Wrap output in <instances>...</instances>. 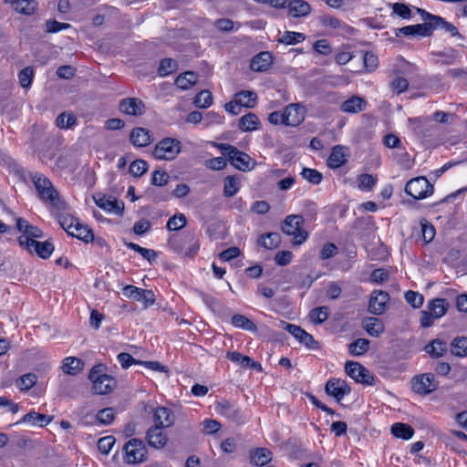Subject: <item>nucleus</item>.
I'll list each match as a JSON object with an SVG mask.
<instances>
[{
    "mask_svg": "<svg viewBox=\"0 0 467 467\" xmlns=\"http://www.w3.org/2000/svg\"><path fill=\"white\" fill-rule=\"evenodd\" d=\"M182 150L181 141L173 138H164L154 147L152 155L157 160L172 161Z\"/></svg>",
    "mask_w": 467,
    "mask_h": 467,
    "instance_id": "4",
    "label": "nucleus"
},
{
    "mask_svg": "<svg viewBox=\"0 0 467 467\" xmlns=\"http://www.w3.org/2000/svg\"><path fill=\"white\" fill-rule=\"evenodd\" d=\"M306 39V36L302 33L285 31L279 41L285 45H296Z\"/></svg>",
    "mask_w": 467,
    "mask_h": 467,
    "instance_id": "47",
    "label": "nucleus"
},
{
    "mask_svg": "<svg viewBox=\"0 0 467 467\" xmlns=\"http://www.w3.org/2000/svg\"><path fill=\"white\" fill-rule=\"evenodd\" d=\"M409 82L405 78L397 77L390 82V88L397 94H400L407 90Z\"/></svg>",
    "mask_w": 467,
    "mask_h": 467,
    "instance_id": "64",
    "label": "nucleus"
},
{
    "mask_svg": "<svg viewBox=\"0 0 467 467\" xmlns=\"http://www.w3.org/2000/svg\"><path fill=\"white\" fill-rule=\"evenodd\" d=\"M216 410L221 415L232 420H235L239 416L238 408L227 400H223L218 403L216 406Z\"/></svg>",
    "mask_w": 467,
    "mask_h": 467,
    "instance_id": "37",
    "label": "nucleus"
},
{
    "mask_svg": "<svg viewBox=\"0 0 467 467\" xmlns=\"http://www.w3.org/2000/svg\"><path fill=\"white\" fill-rule=\"evenodd\" d=\"M438 22L435 25V29H442L445 32L449 33L451 36H457L460 39H463V36L459 33L457 27L451 23L446 21L441 16L440 19H436Z\"/></svg>",
    "mask_w": 467,
    "mask_h": 467,
    "instance_id": "45",
    "label": "nucleus"
},
{
    "mask_svg": "<svg viewBox=\"0 0 467 467\" xmlns=\"http://www.w3.org/2000/svg\"><path fill=\"white\" fill-rule=\"evenodd\" d=\"M130 142L135 147H145L150 143L151 136L149 130L144 128H134L130 136Z\"/></svg>",
    "mask_w": 467,
    "mask_h": 467,
    "instance_id": "24",
    "label": "nucleus"
},
{
    "mask_svg": "<svg viewBox=\"0 0 467 467\" xmlns=\"http://www.w3.org/2000/svg\"><path fill=\"white\" fill-rule=\"evenodd\" d=\"M77 122L76 116L72 113L67 114L63 112L59 114L56 119V124L60 129H69Z\"/></svg>",
    "mask_w": 467,
    "mask_h": 467,
    "instance_id": "46",
    "label": "nucleus"
},
{
    "mask_svg": "<svg viewBox=\"0 0 467 467\" xmlns=\"http://www.w3.org/2000/svg\"><path fill=\"white\" fill-rule=\"evenodd\" d=\"M95 203L101 209L117 215H122L124 211V202L116 198L106 195L94 197Z\"/></svg>",
    "mask_w": 467,
    "mask_h": 467,
    "instance_id": "17",
    "label": "nucleus"
},
{
    "mask_svg": "<svg viewBox=\"0 0 467 467\" xmlns=\"http://www.w3.org/2000/svg\"><path fill=\"white\" fill-rule=\"evenodd\" d=\"M148 171V163L141 159L132 161L130 165V172L135 177L143 175Z\"/></svg>",
    "mask_w": 467,
    "mask_h": 467,
    "instance_id": "53",
    "label": "nucleus"
},
{
    "mask_svg": "<svg viewBox=\"0 0 467 467\" xmlns=\"http://www.w3.org/2000/svg\"><path fill=\"white\" fill-rule=\"evenodd\" d=\"M392 11L394 14L403 19H410L411 17V10L408 5L402 3H395L392 5Z\"/></svg>",
    "mask_w": 467,
    "mask_h": 467,
    "instance_id": "61",
    "label": "nucleus"
},
{
    "mask_svg": "<svg viewBox=\"0 0 467 467\" xmlns=\"http://www.w3.org/2000/svg\"><path fill=\"white\" fill-rule=\"evenodd\" d=\"M260 120L254 113L244 115L239 120V128L243 131H252L259 128Z\"/></svg>",
    "mask_w": 467,
    "mask_h": 467,
    "instance_id": "33",
    "label": "nucleus"
},
{
    "mask_svg": "<svg viewBox=\"0 0 467 467\" xmlns=\"http://www.w3.org/2000/svg\"><path fill=\"white\" fill-rule=\"evenodd\" d=\"M346 148L341 145H336L332 148V151L328 157L327 163L331 168H339L346 161Z\"/></svg>",
    "mask_w": 467,
    "mask_h": 467,
    "instance_id": "28",
    "label": "nucleus"
},
{
    "mask_svg": "<svg viewBox=\"0 0 467 467\" xmlns=\"http://www.w3.org/2000/svg\"><path fill=\"white\" fill-rule=\"evenodd\" d=\"M412 390L419 395H428L438 389V381L431 373L415 376L410 381Z\"/></svg>",
    "mask_w": 467,
    "mask_h": 467,
    "instance_id": "9",
    "label": "nucleus"
},
{
    "mask_svg": "<svg viewBox=\"0 0 467 467\" xmlns=\"http://www.w3.org/2000/svg\"><path fill=\"white\" fill-rule=\"evenodd\" d=\"M421 226V233H422V238L425 242V244H429L431 242L435 237V228L433 225L429 223L426 220H423L420 222Z\"/></svg>",
    "mask_w": 467,
    "mask_h": 467,
    "instance_id": "56",
    "label": "nucleus"
},
{
    "mask_svg": "<svg viewBox=\"0 0 467 467\" xmlns=\"http://www.w3.org/2000/svg\"><path fill=\"white\" fill-rule=\"evenodd\" d=\"M449 307V304L443 298H435L428 303V310L434 317H441L445 315Z\"/></svg>",
    "mask_w": 467,
    "mask_h": 467,
    "instance_id": "29",
    "label": "nucleus"
},
{
    "mask_svg": "<svg viewBox=\"0 0 467 467\" xmlns=\"http://www.w3.org/2000/svg\"><path fill=\"white\" fill-rule=\"evenodd\" d=\"M362 326L369 336L375 337H379L385 330L383 322L379 318L373 317H365L362 321Z\"/></svg>",
    "mask_w": 467,
    "mask_h": 467,
    "instance_id": "25",
    "label": "nucleus"
},
{
    "mask_svg": "<svg viewBox=\"0 0 467 467\" xmlns=\"http://www.w3.org/2000/svg\"><path fill=\"white\" fill-rule=\"evenodd\" d=\"M389 278V272L384 268H377L372 271L370 280L372 283L379 285L387 282Z\"/></svg>",
    "mask_w": 467,
    "mask_h": 467,
    "instance_id": "58",
    "label": "nucleus"
},
{
    "mask_svg": "<svg viewBox=\"0 0 467 467\" xmlns=\"http://www.w3.org/2000/svg\"><path fill=\"white\" fill-rule=\"evenodd\" d=\"M325 391L328 396L335 398L337 402H340L346 395L350 393L351 389L346 380L332 378L327 381Z\"/></svg>",
    "mask_w": 467,
    "mask_h": 467,
    "instance_id": "13",
    "label": "nucleus"
},
{
    "mask_svg": "<svg viewBox=\"0 0 467 467\" xmlns=\"http://www.w3.org/2000/svg\"><path fill=\"white\" fill-rule=\"evenodd\" d=\"M196 82L197 75L192 71H187L180 75L175 80L176 86L182 89H188Z\"/></svg>",
    "mask_w": 467,
    "mask_h": 467,
    "instance_id": "40",
    "label": "nucleus"
},
{
    "mask_svg": "<svg viewBox=\"0 0 467 467\" xmlns=\"http://www.w3.org/2000/svg\"><path fill=\"white\" fill-rule=\"evenodd\" d=\"M20 85L26 88L30 87L33 78V69L31 67H25L18 74Z\"/></svg>",
    "mask_w": 467,
    "mask_h": 467,
    "instance_id": "62",
    "label": "nucleus"
},
{
    "mask_svg": "<svg viewBox=\"0 0 467 467\" xmlns=\"http://www.w3.org/2000/svg\"><path fill=\"white\" fill-rule=\"evenodd\" d=\"M389 301V295L383 290H374L368 301V312L379 316L386 311L387 304Z\"/></svg>",
    "mask_w": 467,
    "mask_h": 467,
    "instance_id": "14",
    "label": "nucleus"
},
{
    "mask_svg": "<svg viewBox=\"0 0 467 467\" xmlns=\"http://www.w3.org/2000/svg\"><path fill=\"white\" fill-rule=\"evenodd\" d=\"M272 458V451L266 448H257L250 452V462L256 466L265 465Z\"/></svg>",
    "mask_w": 467,
    "mask_h": 467,
    "instance_id": "26",
    "label": "nucleus"
},
{
    "mask_svg": "<svg viewBox=\"0 0 467 467\" xmlns=\"http://www.w3.org/2000/svg\"><path fill=\"white\" fill-rule=\"evenodd\" d=\"M187 220L184 214L178 213L171 217L167 222V229L169 231H177L186 225Z\"/></svg>",
    "mask_w": 467,
    "mask_h": 467,
    "instance_id": "50",
    "label": "nucleus"
},
{
    "mask_svg": "<svg viewBox=\"0 0 467 467\" xmlns=\"http://www.w3.org/2000/svg\"><path fill=\"white\" fill-rule=\"evenodd\" d=\"M19 244L26 249L29 253L35 252L43 259L48 258L54 251V245L49 241L39 242L30 241L26 236L18 237Z\"/></svg>",
    "mask_w": 467,
    "mask_h": 467,
    "instance_id": "10",
    "label": "nucleus"
},
{
    "mask_svg": "<svg viewBox=\"0 0 467 467\" xmlns=\"http://www.w3.org/2000/svg\"><path fill=\"white\" fill-rule=\"evenodd\" d=\"M231 323L233 326L238 328H242L251 332H256L257 327L245 316L235 314L232 317Z\"/></svg>",
    "mask_w": 467,
    "mask_h": 467,
    "instance_id": "34",
    "label": "nucleus"
},
{
    "mask_svg": "<svg viewBox=\"0 0 467 467\" xmlns=\"http://www.w3.org/2000/svg\"><path fill=\"white\" fill-rule=\"evenodd\" d=\"M240 189L239 182L234 176H227L224 179L223 194L226 197L235 195Z\"/></svg>",
    "mask_w": 467,
    "mask_h": 467,
    "instance_id": "44",
    "label": "nucleus"
},
{
    "mask_svg": "<svg viewBox=\"0 0 467 467\" xmlns=\"http://www.w3.org/2000/svg\"><path fill=\"white\" fill-rule=\"evenodd\" d=\"M329 308L327 306H319L309 312V318L314 324H321L328 318Z\"/></svg>",
    "mask_w": 467,
    "mask_h": 467,
    "instance_id": "42",
    "label": "nucleus"
},
{
    "mask_svg": "<svg viewBox=\"0 0 467 467\" xmlns=\"http://www.w3.org/2000/svg\"><path fill=\"white\" fill-rule=\"evenodd\" d=\"M170 245L178 254H183L185 256H193L200 248L198 241L192 234L171 237Z\"/></svg>",
    "mask_w": 467,
    "mask_h": 467,
    "instance_id": "7",
    "label": "nucleus"
},
{
    "mask_svg": "<svg viewBox=\"0 0 467 467\" xmlns=\"http://www.w3.org/2000/svg\"><path fill=\"white\" fill-rule=\"evenodd\" d=\"M154 425L160 428H170L174 424L175 415L173 411L166 407H157L153 410Z\"/></svg>",
    "mask_w": 467,
    "mask_h": 467,
    "instance_id": "19",
    "label": "nucleus"
},
{
    "mask_svg": "<svg viewBox=\"0 0 467 467\" xmlns=\"http://www.w3.org/2000/svg\"><path fill=\"white\" fill-rule=\"evenodd\" d=\"M391 433L397 438L409 440L413 436L414 430L408 424L398 422L391 426Z\"/></svg>",
    "mask_w": 467,
    "mask_h": 467,
    "instance_id": "38",
    "label": "nucleus"
},
{
    "mask_svg": "<svg viewBox=\"0 0 467 467\" xmlns=\"http://www.w3.org/2000/svg\"><path fill=\"white\" fill-rule=\"evenodd\" d=\"M213 102V95L208 90H202L199 92L195 99L194 104L197 108L205 109L211 106Z\"/></svg>",
    "mask_w": 467,
    "mask_h": 467,
    "instance_id": "48",
    "label": "nucleus"
},
{
    "mask_svg": "<svg viewBox=\"0 0 467 467\" xmlns=\"http://www.w3.org/2000/svg\"><path fill=\"white\" fill-rule=\"evenodd\" d=\"M404 296L407 303L414 308L420 307L424 301V297L421 294L411 290L406 292Z\"/></svg>",
    "mask_w": 467,
    "mask_h": 467,
    "instance_id": "54",
    "label": "nucleus"
},
{
    "mask_svg": "<svg viewBox=\"0 0 467 467\" xmlns=\"http://www.w3.org/2000/svg\"><path fill=\"white\" fill-rule=\"evenodd\" d=\"M346 373L358 383L367 385L374 384V377L370 372L360 363L356 361H348L345 364Z\"/></svg>",
    "mask_w": 467,
    "mask_h": 467,
    "instance_id": "11",
    "label": "nucleus"
},
{
    "mask_svg": "<svg viewBox=\"0 0 467 467\" xmlns=\"http://www.w3.org/2000/svg\"><path fill=\"white\" fill-rule=\"evenodd\" d=\"M79 220L72 216H62L59 218V223L61 227L68 234L77 227V223H79Z\"/></svg>",
    "mask_w": 467,
    "mask_h": 467,
    "instance_id": "59",
    "label": "nucleus"
},
{
    "mask_svg": "<svg viewBox=\"0 0 467 467\" xmlns=\"http://www.w3.org/2000/svg\"><path fill=\"white\" fill-rule=\"evenodd\" d=\"M405 192L416 200L424 199L433 193V186L423 176L410 180L405 185Z\"/></svg>",
    "mask_w": 467,
    "mask_h": 467,
    "instance_id": "6",
    "label": "nucleus"
},
{
    "mask_svg": "<svg viewBox=\"0 0 467 467\" xmlns=\"http://www.w3.org/2000/svg\"><path fill=\"white\" fill-rule=\"evenodd\" d=\"M417 12L420 15L422 20L425 21L422 25H425L429 27L430 31L433 33L435 30V25L438 22L436 19H440L441 16L432 15L421 8H417Z\"/></svg>",
    "mask_w": 467,
    "mask_h": 467,
    "instance_id": "51",
    "label": "nucleus"
},
{
    "mask_svg": "<svg viewBox=\"0 0 467 467\" xmlns=\"http://www.w3.org/2000/svg\"><path fill=\"white\" fill-rule=\"evenodd\" d=\"M358 188L363 191H370L377 182V179L371 174H361L358 179Z\"/></svg>",
    "mask_w": 467,
    "mask_h": 467,
    "instance_id": "55",
    "label": "nucleus"
},
{
    "mask_svg": "<svg viewBox=\"0 0 467 467\" xmlns=\"http://www.w3.org/2000/svg\"><path fill=\"white\" fill-rule=\"evenodd\" d=\"M260 246L265 249H275L281 243V236L278 233H268L263 234L257 241Z\"/></svg>",
    "mask_w": 467,
    "mask_h": 467,
    "instance_id": "35",
    "label": "nucleus"
},
{
    "mask_svg": "<svg viewBox=\"0 0 467 467\" xmlns=\"http://www.w3.org/2000/svg\"><path fill=\"white\" fill-rule=\"evenodd\" d=\"M122 113L130 116H141L145 112V105L141 99L137 98H128L121 99L119 105Z\"/></svg>",
    "mask_w": 467,
    "mask_h": 467,
    "instance_id": "18",
    "label": "nucleus"
},
{
    "mask_svg": "<svg viewBox=\"0 0 467 467\" xmlns=\"http://www.w3.org/2000/svg\"><path fill=\"white\" fill-rule=\"evenodd\" d=\"M451 352L457 357L467 356V337H459L454 338L451 343Z\"/></svg>",
    "mask_w": 467,
    "mask_h": 467,
    "instance_id": "39",
    "label": "nucleus"
},
{
    "mask_svg": "<svg viewBox=\"0 0 467 467\" xmlns=\"http://www.w3.org/2000/svg\"><path fill=\"white\" fill-rule=\"evenodd\" d=\"M95 394L105 395L111 392L117 386V380L112 376L104 373V366H94L88 374Z\"/></svg>",
    "mask_w": 467,
    "mask_h": 467,
    "instance_id": "2",
    "label": "nucleus"
},
{
    "mask_svg": "<svg viewBox=\"0 0 467 467\" xmlns=\"http://www.w3.org/2000/svg\"><path fill=\"white\" fill-rule=\"evenodd\" d=\"M125 457L127 463L137 464L142 462L146 459L147 450L143 441L140 439H131L124 446Z\"/></svg>",
    "mask_w": 467,
    "mask_h": 467,
    "instance_id": "8",
    "label": "nucleus"
},
{
    "mask_svg": "<svg viewBox=\"0 0 467 467\" xmlns=\"http://www.w3.org/2000/svg\"><path fill=\"white\" fill-rule=\"evenodd\" d=\"M32 182L37 191L38 197L45 202H49L57 209H63L65 202L60 199L57 191L51 181L40 173L31 175Z\"/></svg>",
    "mask_w": 467,
    "mask_h": 467,
    "instance_id": "1",
    "label": "nucleus"
},
{
    "mask_svg": "<svg viewBox=\"0 0 467 467\" xmlns=\"http://www.w3.org/2000/svg\"><path fill=\"white\" fill-rule=\"evenodd\" d=\"M304 222L301 215L291 214L286 216L283 223L282 231L294 237L293 244L296 245L302 244L308 236L307 232L302 229Z\"/></svg>",
    "mask_w": 467,
    "mask_h": 467,
    "instance_id": "3",
    "label": "nucleus"
},
{
    "mask_svg": "<svg viewBox=\"0 0 467 467\" xmlns=\"http://www.w3.org/2000/svg\"><path fill=\"white\" fill-rule=\"evenodd\" d=\"M301 176L313 184H319L322 181V173L315 169L304 168L301 171Z\"/></svg>",
    "mask_w": 467,
    "mask_h": 467,
    "instance_id": "52",
    "label": "nucleus"
},
{
    "mask_svg": "<svg viewBox=\"0 0 467 467\" xmlns=\"http://www.w3.org/2000/svg\"><path fill=\"white\" fill-rule=\"evenodd\" d=\"M219 147L223 155L227 157L231 164L236 169L243 171H249L251 169V158L248 154L240 151L237 148L230 144H220Z\"/></svg>",
    "mask_w": 467,
    "mask_h": 467,
    "instance_id": "5",
    "label": "nucleus"
},
{
    "mask_svg": "<svg viewBox=\"0 0 467 467\" xmlns=\"http://www.w3.org/2000/svg\"><path fill=\"white\" fill-rule=\"evenodd\" d=\"M286 9L292 17H305L311 13L310 5L305 0H289Z\"/></svg>",
    "mask_w": 467,
    "mask_h": 467,
    "instance_id": "22",
    "label": "nucleus"
},
{
    "mask_svg": "<svg viewBox=\"0 0 467 467\" xmlns=\"http://www.w3.org/2000/svg\"><path fill=\"white\" fill-rule=\"evenodd\" d=\"M272 63V55L269 52H261L252 58L250 68L253 71L264 72L269 68Z\"/></svg>",
    "mask_w": 467,
    "mask_h": 467,
    "instance_id": "23",
    "label": "nucleus"
},
{
    "mask_svg": "<svg viewBox=\"0 0 467 467\" xmlns=\"http://www.w3.org/2000/svg\"><path fill=\"white\" fill-rule=\"evenodd\" d=\"M163 428L158 426H151L146 434V439L150 446L160 449L163 448L167 441V435L162 431Z\"/></svg>",
    "mask_w": 467,
    "mask_h": 467,
    "instance_id": "20",
    "label": "nucleus"
},
{
    "mask_svg": "<svg viewBox=\"0 0 467 467\" xmlns=\"http://www.w3.org/2000/svg\"><path fill=\"white\" fill-rule=\"evenodd\" d=\"M369 348V341L366 338H358L349 345V352L354 356H361Z\"/></svg>",
    "mask_w": 467,
    "mask_h": 467,
    "instance_id": "43",
    "label": "nucleus"
},
{
    "mask_svg": "<svg viewBox=\"0 0 467 467\" xmlns=\"http://www.w3.org/2000/svg\"><path fill=\"white\" fill-rule=\"evenodd\" d=\"M170 175L165 171H155L152 174L151 183L155 186H164L168 183Z\"/></svg>",
    "mask_w": 467,
    "mask_h": 467,
    "instance_id": "63",
    "label": "nucleus"
},
{
    "mask_svg": "<svg viewBox=\"0 0 467 467\" xmlns=\"http://www.w3.org/2000/svg\"><path fill=\"white\" fill-rule=\"evenodd\" d=\"M114 410L112 408H105L100 410L97 414V420L104 425L110 424L114 420Z\"/></svg>",
    "mask_w": 467,
    "mask_h": 467,
    "instance_id": "57",
    "label": "nucleus"
},
{
    "mask_svg": "<svg viewBox=\"0 0 467 467\" xmlns=\"http://www.w3.org/2000/svg\"><path fill=\"white\" fill-rule=\"evenodd\" d=\"M432 35V32L430 31L429 27L425 25L417 24L411 26H406L400 28H397L395 30V36L397 37L401 36H430Z\"/></svg>",
    "mask_w": 467,
    "mask_h": 467,
    "instance_id": "21",
    "label": "nucleus"
},
{
    "mask_svg": "<svg viewBox=\"0 0 467 467\" xmlns=\"http://www.w3.org/2000/svg\"><path fill=\"white\" fill-rule=\"evenodd\" d=\"M426 352L432 358L442 357L447 351V344L441 339H434L425 347Z\"/></svg>",
    "mask_w": 467,
    "mask_h": 467,
    "instance_id": "31",
    "label": "nucleus"
},
{
    "mask_svg": "<svg viewBox=\"0 0 467 467\" xmlns=\"http://www.w3.org/2000/svg\"><path fill=\"white\" fill-rule=\"evenodd\" d=\"M284 113L285 125L296 127L305 119L306 110L300 104L292 103L285 107Z\"/></svg>",
    "mask_w": 467,
    "mask_h": 467,
    "instance_id": "16",
    "label": "nucleus"
},
{
    "mask_svg": "<svg viewBox=\"0 0 467 467\" xmlns=\"http://www.w3.org/2000/svg\"><path fill=\"white\" fill-rule=\"evenodd\" d=\"M177 69V63L172 58H164L161 61L158 73L161 77L168 76Z\"/></svg>",
    "mask_w": 467,
    "mask_h": 467,
    "instance_id": "49",
    "label": "nucleus"
},
{
    "mask_svg": "<svg viewBox=\"0 0 467 467\" xmlns=\"http://www.w3.org/2000/svg\"><path fill=\"white\" fill-rule=\"evenodd\" d=\"M115 441L116 440L113 436H106L100 438L98 441V448L99 451L103 454H108L109 451L112 449Z\"/></svg>",
    "mask_w": 467,
    "mask_h": 467,
    "instance_id": "60",
    "label": "nucleus"
},
{
    "mask_svg": "<svg viewBox=\"0 0 467 467\" xmlns=\"http://www.w3.org/2000/svg\"><path fill=\"white\" fill-rule=\"evenodd\" d=\"M282 327L296 337L301 344H304L309 349H318L319 344L314 339L313 336L307 333L299 326L281 322Z\"/></svg>",
    "mask_w": 467,
    "mask_h": 467,
    "instance_id": "12",
    "label": "nucleus"
},
{
    "mask_svg": "<svg viewBox=\"0 0 467 467\" xmlns=\"http://www.w3.org/2000/svg\"><path fill=\"white\" fill-rule=\"evenodd\" d=\"M122 293L127 297L143 302L145 306H151L155 302V296L151 290L142 289L128 285L123 287Z\"/></svg>",
    "mask_w": 467,
    "mask_h": 467,
    "instance_id": "15",
    "label": "nucleus"
},
{
    "mask_svg": "<svg viewBox=\"0 0 467 467\" xmlns=\"http://www.w3.org/2000/svg\"><path fill=\"white\" fill-rule=\"evenodd\" d=\"M14 5L16 12L32 15L37 8V2L36 0H16Z\"/></svg>",
    "mask_w": 467,
    "mask_h": 467,
    "instance_id": "41",
    "label": "nucleus"
},
{
    "mask_svg": "<svg viewBox=\"0 0 467 467\" xmlns=\"http://www.w3.org/2000/svg\"><path fill=\"white\" fill-rule=\"evenodd\" d=\"M366 101L358 96H353L350 99L345 100L340 109L342 111L347 113H358L365 109Z\"/></svg>",
    "mask_w": 467,
    "mask_h": 467,
    "instance_id": "27",
    "label": "nucleus"
},
{
    "mask_svg": "<svg viewBox=\"0 0 467 467\" xmlns=\"http://www.w3.org/2000/svg\"><path fill=\"white\" fill-rule=\"evenodd\" d=\"M84 362L82 359L67 357L63 360L62 369L65 373L69 375H76L83 369Z\"/></svg>",
    "mask_w": 467,
    "mask_h": 467,
    "instance_id": "30",
    "label": "nucleus"
},
{
    "mask_svg": "<svg viewBox=\"0 0 467 467\" xmlns=\"http://www.w3.org/2000/svg\"><path fill=\"white\" fill-rule=\"evenodd\" d=\"M71 236H74L85 243L91 242L94 238L92 230L86 224L81 223H77V227L70 233Z\"/></svg>",
    "mask_w": 467,
    "mask_h": 467,
    "instance_id": "36",
    "label": "nucleus"
},
{
    "mask_svg": "<svg viewBox=\"0 0 467 467\" xmlns=\"http://www.w3.org/2000/svg\"><path fill=\"white\" fill-rule=\"evenodd\" d=\"M236 103L241 107L254 108L257 99L256 93L249 90H243L234 95Z\"/></svg>",
    "mask_w": 467,
    "mask_h": 467,
    "instance_id": "32",
    "label": "nucleus"
}]
</instances>
